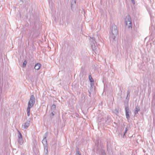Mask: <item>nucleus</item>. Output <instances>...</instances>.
<instances>
[{"mask_svg":"<svg viewBox=\"0 0 155 155\" xmlns=\"http://www.w3.org/2000/svg\"><path fill=\"white\" fill-rule=\"evenodd\" d=\"M18 141H19V142H20V144H22V143H21V140H18Z\"/></svg>","mask_w":155,"mask_h":155,"instance_id":"nucleus-16","label":"nucleus"},{"mask_svg":"<svg viewBox=\"0 0 155 155\" xmlns=\"http://www.w3.org/2000/svg\"><path fill=\"white\" fill-rule=\"evenodd\" d=\"M27 62L26 61H24L23 62V65L24 67H25L26 66V65L27 64Z\"/></svg>","mask_w":155,"mask_h":155,"instance_id":"nucleus-11","label":"nucleus"},{"mask_svg":"<svg viewBox=\"0 0 155 155\" xmlns=\"http://www.w3.org/2000/svg\"><path fill=\"white\" fill-rule=\"evenodd\" d=\"M125 111H126V112H127V111L129 112V108H128V107H126Z\"/></svg>","mask_w":155,"mask_h":155,"instance_id":"nucleus-13","label":"nucleus"},{"mask_svg":"<svg viewBox=\"0 0 155 155\" xmlns=\"http://www.w3.org/2000/svg\"><path fill=\"white\" fill-rule=\"evenodd\" d=\"M112 33L114 35H116L117 34V29H115L114 30H112Z\"/></svg>","mask_w":155,"mask_h":155,"instance_id":"nucleus-6","label":"nucleus"},{"mask_svg":"<svg viewBox=\"0 0 155 155\" xmlns=\"http://www.w3.org/2000/svg\"><path fill=\"white\" fill-rule=\"evenodd\" d=\"M77 155H81V154L79 152H77Z\"/></svg>","mask_w":155,"mask_h":155,"instance_id":"nucleus-14","label":"nucleus"},{"mask_svg":"<svg viewBox=\"0 0 155 155\" xmlns=\"http://www.w3.org/2000/svg\"><path fill=\"white\" fill-rule=\"evenodd\" d=\"M140 109L138 107H136L135 109L134 113L135 114H136L138 113Z\"/></svg>","mask_w":155,"mask_h":155,"instance_id":"nucleus-4","label":"nucleus"},{"mask_svg":"<svg viewBox=\"0 0 155 155\" xmlns=\"http://www.w3.org/2000/svg\"><path fill=\"white\" fill-rule=\"evenodd\" d=\"M30 108L28 107L27 108V115L29 116L30 115Z\"/></svg>","mask_w":155,"mask_h":155,"instance_id":"nucleus-7","label":"nucleus"},{"mask_svg":"<svg viewBox=\"0 0 155 155\" xmlns=\"http://www.w3.org/2000/svg\"><path fill=\"white\" fill-rule=\"evenodd\" d=\"M89 79L90 81L91 82H94V80L92 78V77L91 75H89Z\"/></svg>","mask_w":155,"mask_h":155,"instance_id":"nucleus-8","label":"nucleus"},{"mask_svg":"<svg viewBox=\"0 0 155 155\" xmlns=\"http://www.w3.org/2000/svg\"><path fill=\"white\" fill-rule=\"evenodd\" d=\"M35 103V98L34 96L33 95H31L28 102V107L31 108L33 106Z\"/></svg>","mask_w":155,"mask_h":155,"instance_id":"nucleus-1","label":"nucleus"},{"mask_svg":"<svg viewBox=\"0 0 155 155\" xmlns=\"http://www.w3.org/2000/svg\"><path fill=\"white\" fill-rule=\"evenodd\" d=\"M42 142L43 143H44V142L45 143H46V139H44L43 140Z\"/></svg>","mask_w":155,"mask_h":155,"instance_id":"nucleus-12","label":"nucleus"},{"mask_svg":"<svg viewBox=\"0 0 155 155\" xmlns=\"http://www.w3.org/2000/svg\"><path fill=\"white\" fill-rule=\"evenodd\" d=\"M52 107H53L54 108H55L56 107V106L55 105H52Z\"/></svg>","mask_w":155,"mask_h":155,"instance_id":"nucleus-15","label":"nucleus"},{"mask_svg":"<svg viewBox=\"0 0 155 155\" xmlns=\"http://www.w3.org/2000/svg\"><path fill=\"white\" fill-rule=\"evenodd\" d=\"M19 132V134H20V136L19 137V140H21V142L22 143H23V139H22V135L21 133L19 132Z\"/></svg>","mask_w":155,"mask_h":155,"instance_id":"nucleus-5","label":"nucleus"},{"mask_svg":"<svg viewBox=\"0 0 155 155\" xmlns=\"http://www.w3.org/2000/svg\"><path fill=\"white\" fill-rule=\"evenodd\" d=\"M24 128H26L28 126V124L25 123L23 125Z\"/></svg>","mask_w":155,"mask_h":155,"instance_id":"nucleus-10","label":"nucleus"},{"mask_svg":"<svg viewBox=\"0 0 155 155\" xmlns=\"http://www.w3.org/2000/svg\"><path fill=\"white\" fill-rule=\"evenodd\" d=\"M126 23L127 25L129 28L131 27V18L130 16H127L126 18Z\"/></svg>","mask_w":155,"mask_h":155,"instance_id":"nucleus-2","label":"nucleus"},{"mask_svg":"<svg viewBox=\"0 0 155 155\" xmlns=\"http://www.w3.org/2000/svg\"><path fill=\"white\" fill-rule=\"evenodd\" d=\"M41 66V65L40 63L37 64L35 67V69L37 70H39Z\"/></svg>","mask_w":155,"mask_h":155,"instance_id":"nucleus-3","label":"nucleus"},{"mask_svg":"<svg viewBox=\"0 0 155 155\" xmlns=\"http://www.w3.org/2000/svg\"><path fill=\"white\" fill-rule=\"evenodd\" d=\"M126 117L127 119H129L130 118V116L129 114V112H126Z\"/></svg>","mask_w":155,"mask_h":155,"instance_id":"nucleus-9","label":"nucleus"},{"mask_svg":"<svg viewBox=\"0 0 155 155\" xmlns=\"http://www.w3.org/2000/svg\"><path fill=\"white\" fill-rule=\"evenodd\" d=\"M132 1H134V0H131Z\"/></svg>","mask_w":155,"mask_h":155,"instance_id":"nucleus-17","label":"nucleus"}]
</instances>
